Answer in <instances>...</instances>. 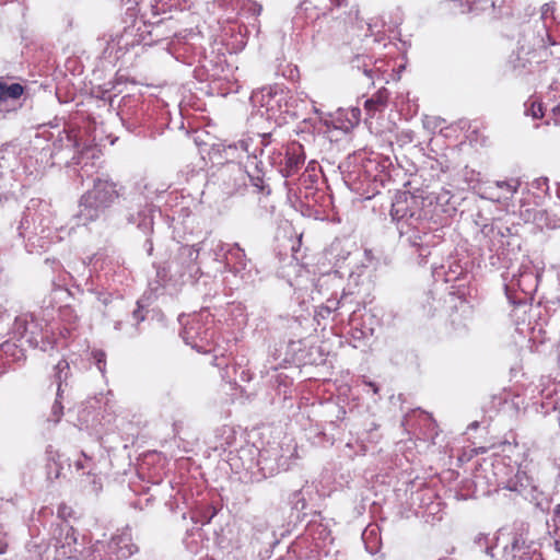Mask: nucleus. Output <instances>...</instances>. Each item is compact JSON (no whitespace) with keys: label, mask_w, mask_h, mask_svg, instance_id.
Returning <instances> with one entry per match:
<instances>
[{"label":"nucleus","mask_w":560,"mask_h":560,"mask_svg":"<svg viewBox=\"0 0 560 560\" xmlns=\"http://www.w3.org/2000/svg\"><path fill=\"white\" fill-rule=\"evenodd\" d=\"M118 197L116 185L107 179H96L94 186L82 196L79 218L86 224L96 220Z\"/></svg>","instance_id":"1"},{"label":"nucleus","mask_w":560,"mask_h":560,"mask_svg":"<svg viewBox=\"0 0 560 560\" xmlns=\"http://www.w3.org/2000/svg\"><path fill=\"white\" fill-rule=\"evenodd\" d=\"M138 547L128 533L113 536L108 542L96 541L93 546L82 548L75 560H124L132 556Z\"/></svg>","instance_id":"2"},{"label":"nucleus","mask_w":560,"mask_h":560,"mask_svg":"<svg viewBox=\"0 0 560 560\" xmlns=\"http://www.w3.org/2000/svg\"><path fill=\"white\" fill-rule=\"evenodd\" d=\"M69 522H56L51 525L49 546L56 550L57 558L74 559L84 546V536Z\"/></svg>","instance_id":"3"},{"label":"nucleus","mask_w":560,"mask_h":560,"mask_svg":"<svg viewBox=\"0 0 560 560\" xmlns=\"http://www.w3.org/2000/svg\"><path fill=\"white\" fill-rule=\"evenodd\" d=\"M418 198L411 195L401 194L392 205L390 214L395 220L415 218L416 212L409 209L410 205H417Z\"/></svg>","instance_id":"4"},{"label":"nucleus","mask_w":560,"mask_h":560,"mask_svg":"<svg viewBox=\"0 0 560 560\" xmlns=\"http://www.w3.org/2000/svg\"><path fill=\"white\" fill-rule=\"evenodd\" d=\"M304 161L305 156L302 147L299 143H292L285 154L284 176L289 177L295 174Z\"/></svg>","instance_id":"5"},{"label":"nucleus","mask_w":560,"mask_h":560,"mask_svg":"<svg viewBox=\"0 0 560 560\" xmlns=\"http://www.w3.org/2000/svg\"><path fill=\"white\" fill-rule=\"evenodd\" d=\"M46 338L42 325L34 319L33 316H30V327L27 330V335L24 338V341L28 343L31 347H38L40 342Z\"/></svg>","instance_id":"6"},{"label":"nucleus","mask_w":560,"mask_h":560,"mask_svg":"<svg viewBox=\"0 0 560 560\" xmlns=\"http://www.w3.org/2000/svg\"><path fill=\"white\" fill-rule=\"evenodd\" d=\"M152 212L153 209L145 206L142 210L137 212V217L135 213H129L127 220L130 223H137L140 229L149 230L152 225Z\"/></svg>","instance_id":"7"},{"label":"nucleus","mask_w":560,"mask_h":560,"mask_svg":"<svg viewBox=\"0 0 560 560\" xmlns=\"http://www.w3.org/2000/svg\"><path fill=\"white\" fill-rule=\"evenodd\" d=\"M70 375V365L67 360H60L55 366V381L58 385V397H61L62 394V384H67V380Z\"/></svg>","instance_id":"8"},{"label":"nucleus","mask_w":560,"mask_h":560,"mask_svg":"<svg viewBox=\"0 0 560 560\" xmlns=\"http://www.w3.org/2000/svg\"><path fill=\"white\" fill-rule=\"evenodd\" d=\"M23 91V86L19 83L5 84L0 82V101L18 100Z\"/></svg>","instance_id":"9"},{"label":"nucleus","mask_w":560,"mask_h":560,"mask_svg":"<svg viewBox=\"0 0 560 560\" xmlns=\"http://www.w3.org/2000/svg\"><path fill=\"white\" fill-rule=\"evenodd\" d=\"M498 540L497 537H493V538H489L488 535H485V534H479L476 538H475V544L478 548H480L481 550L485 551V553L493 557L492 555V549L495 547V541Z\"/></svg>","instance_id":"10"},{"label":"nucleus","mask_w":560,"mask_h":560,"mask_svg":"<svg viewBox=\"0 0 560 560\" xmlns=\"http://www.w3.org/2000/svg\"><path fill=\"white\" fill-rule=\"evenodd\" d=\"M30 327V316L22 315L15 318L14 322V334L19 337L20 340H24L27 335V330Z\"/></svg>","instance_id":"11"},{"label":"nucleus","mask_w":560,"mask_h":560,"mask_svg":"<svg viewBox=\"0 0 560 560\" xmlns=\"http://www.w3.org/2000/svg\"><path fill=\"white\" fill-rule=\"evenodd\" d=\"M385 104L386 97L382 93H378L377 95L366 100L364 107L370 115H373L375 112L380 110L381 107L385 106Z\"/></svg>","instance_id":"12"},{"label":"nucleus","mask_w":560,"mask_h":560,"mask_svg":"<svg viewBox=\"0 0 560 560\" xmlns=\"http://www.w3.org/2000/svg\"><path fill=\"white\" fill-rule=\"evenodd\" d=\"M200 328L199 322L191 323L185 326L183 330V339L186 343L191 345L194 348H198L199 346L195 342V334H197V329Z\"/></svg>","instance_id":"13"},{"label":"nucleus","mask_w":560,"mask_h":560,"mask_svg":"<svg viewBox=\"0 0 560 560\" xmlns=\"http://www.w3.org/2000/svg\"><path fill=\"white\" fill-rule=\"evenodd\" d=\"M60 317L63 322L69 324L75 323L78 319L74 310L71 306H65L60 308Z\"/></svg>","instance_id":"14"},{"label":"nucleus","mask_w":560,"mask_h":560,"mask_svg":"<svg viewBox=\"0 0 560 560\" xmlns=\"http://www.w3.org/2000/svg\"><path fill=\"white\" fill-rule=\"evenodd\" d=\"M34 201H32V206H28L27 209H26V212L24 213L22 220H21V225H20V229L22 228H28L30 225V219L35 222L36 221V211H33V208H34Z\"/></svg>","instance_id":"15"},{"label":"nucleus","mask_w":560,"mask_h":560,"mask_svg":"<svg viewBox=\"0 0 560 560\" xmlns=\"http://www.w3.org/2000/svg\"><path fill=\"white\" fill-rule=\"evenodd\" d=\"M73 514L72 508L68 506L66 503H61L57 511L58 522H68V518Z\"/></svg>","instance_id":"16"},{"label":"nucleus","mask_w":560,"mask_h":560,"mask_svg":"<svg viewBox=\"0 0 560 560\" xmlns=\"http://www.w3.org/2000/svg\"><path fill=\"white\" fill-rule=\"evenodd\" d=\"M497 187L500 189H505L508 195L512 196L517 191L518 188V182L517 180H511V182H497Z\"/></svg>","instance_id":"17"},{"label":"nucleus","mask_w":560,"mask_h":560,"mask_svg":"<svg viewBox=\"0 0 560 560\" xmlns=\"http://www.w3.org/2000/svg\"><path fill=\"white\" fill-rule=\"evenodd\" d=\"M137 310L133 311L132 315H133V318L140 323L142 320L145 319V314L143 313V310H144V300L143 299H140L138 302H137Z\"/></svg>","instance_id":"18"},{"label":"nucleus","mask_w":560,"mask_h":560,"mask_svg":"<svg viewBox=\"0 0 560 560\" xmlns=\"http://www.w3.org/2000/svg\"><path fill=\"white\" fill-rule=\"evenodd\" d=\"M526 113L527 115H530L535 119L544 116L541 105L536 103H532L530 109H527Z\"/></svg>","instance_id":"19"},{"label":"nucleus","mask_w":560,"mask_h":560,"mask_svg":"<svg viewBox=\"0 0 560 560\" xmlns=\"http://www.w3.org/2000/svg\"><path fill=\"white\" fill-rule=\"evenodd\" d=\"M12 348V345L9 342H4L0 346V376L7 370V363L2 362V352L8 353L9 349Z\"/></svg>","instance_id":"20"},{"label":"nucleus","mask_w":560,"mask_h":560,"mask_svg":"<svg viewBox=\"0 0 560 560\" xmlns=\"http://www.w3.org/2000/svg\"><path fill=\"white\" fill-rule=\"evenodd\" d=\"M180 255L187 256L190 261H194L195 259H197L199 252L195 247H182Z\"/></svg>","instance_id":"21"},{"label":"nucleus","mask_w":560,"mask_h":560,"mask_svg":"<svg viewBox=\"0 0 560 560\" xmlns=\"http://www.w3.org/2000/svg\"><path fill=\"white\" fill-rule=\"evenodd\" d=\"M304 247H295V246H292L290 247V252H291V258L292 260H295L296 264H301L302 266H305L307 265V262H304L303 261V258H300L299 257V254L301 253V250L303 249Z\"/></svg>","instance_id":"22"},{"label":"nucleus","mask_w":560,"mask_h":560,"mask_svg":"<svg viewBox=\"0 0 560 560\" xmlns=\"http://www.w3.org/2000/svg\"><path fill=\"white\" fill-rule=\"evenodd\" d=\"M94 358L98 370L103 373L105 369V353L103 351H95Z\"/></svg>","instance_id":"23"},{"label":"nucleus","mask_w":560,"mask_h":560,"mask_svg":"<svg viewBox=\"0 0 560 560\" xmlns=\"http://www.w3.org/2000/svg\"><path fill=\"white\" fill-rule=\"evenodd\" d=\"M60 398L61 397L57 396L56 401H55V404L52 406V413L57 417L56 418V422L59 421L60 417L62 416V410H63V407H62V405L60 402Z\"/></svg>","instance_id":"24"},{"label":"nucleus","mask_w":560,"mask_h":560,"mask_svg":"<svg viewBox=\"0 0 560 560\" xmlns=\"http://www.w3.org/2000/svg\"><path fill=\"white\" fill-rule=\"evenodd\" d=\"M175 5H178L180 10H190L192 8L191 0H174Z\"/></svg>","instance_id":"25"},{"label":"nucleus","mask_w":560,"mask_h":560,"mask_svg":"<svg viewBox=\"0 0 560 560\" xmlns=\"http://www.w3.org/2000/svg\"><path fill=\"white\" fill-rule=\"evenodd\" d=\"M418 248H419V257H421L422 259L431 256V252L429 250L430 247L421 246Z\"/></svg>","instance_id":"26"},{"label":"nucleus","mask_w":560,"mask_h":560,"mask_svg":"<svg viewBox=\"0 0 560 560\" xmlns=\"http://www.w3.org/2000/svg\"><path fill=\"white\" fill-rule=\"evenodd\" d=\"M431 267H432L433 273H438V275H439V269H443L444 268L443 265H438L436 262H432Z\"/></svg>","instance_id":"27"},{"label":"nucleus","mask_w":560,"mask_h":560,"mask_svg":"<svg viewBox=\"0 0 560 560\" xmlns=\"http://www.w3.org/2000/svg\"><path fill=\"white\" fill-rule=\"evenodd\" d=\"M364 255L369 260H372V250L368 247H364Z\"/></svg>","instance_id":"28"},{"label":"nucleus","mask_w":560,"mask_h":560,"mask_svg":"<svg viewBox=\"0 0 560 560\" xmlns=\"http://www.w3.org/2000/svg\"><path fill=\"white\" fill-rule=\"evenodd\" d=\"M368 385H369L370 387H372V389H373V393H374V394H377V393H378V387H377V385H376L375 383H373V382H369V383H368Z\"/></svg>","instance_id":"29"},{"label":"nucleus","mask_w":560,"mask_h":560,"mask_svg":"<svg viewBox=\"0 0 560 560\" xmlns=\"http://www.w3.org/2000/svg\"><path fill=\"white\" fill-rule=\"evenodd\" d=\"M549 11H551V7L549 4H545L542 8V15H547Z\"/></svg>","instance_id":"30"},{"label":"nucleus","mask_w":560,"mask_h":560,"mask_svg":"<svg viewBox=\"0 0 560 560\" xmlns=\"http://www.w3.org/2000/svg\"><path fill=\"white\" fill-rule=\"evenodd\" d=\"M75 467H77V469H79V470H80V469H84V468H85L84 464H83L81 460H78V462L75 463Z\"/></svg>","instance_id":"31"},{"label":"nucleus","mask_w":560,"mask_h":560,"mask_svg":"<svg viewBox=\"0 0 560 560\" xmlns=\"http://www.w3.org/2000/svg\"><path fill=\"white\" fill-rule=\"evenodd\" d=\"M261 10H262L261 5H258V4L255 5V9H254L255 13L259 14L261 12Z\"/></svg>","instance_id":"32"},{"label":"nucleus","mask_w":560,"mask_h":560,"mask_svg":"<svg viewBox=\"0 0 560 560\" xmlns=\"http://www.w3.org/2000/svg\"><path fill=\"white\" fill-rule=\"evenodd\" d=\"M343 299H345V294L341 296V299H340L339 301H337V302H335V303H334V304H335V305H334V308H337V307H338V305L341 303V301H342Z\"/></svg>","instance_id":"33"},{"label":"nucleus","mask_w":560,"mask_h":560,"mask_svg":"<svg viewBox=\"0 0 560 560\" xmlns=\"http://www.w3.org/2000/svg\"><path fill=\"white\" fill-rule=\"evenodd\" d=\"M477 427H478V422L475 421V422L470 423L468 428L469 429H476Z\"/></svg>","instance_id":"34"},{"label":"nucleus","mask_w":560,"mask_h":560,"mask_svg":"<svg viewBox=\"0 0 560 560\" xmlns=\"http://www.w3.org/2000/svg\"><path fill=\"white\" fill-rule=\"evenodd\" d=\"M326 308H327V311H328V312H331L332 310H335V308H334V304H330V306H329V305H328V306H326Z\"/></svg>","instance_id":"35"},{"label":"nucleus","mask_w":560,"mask_h":560,"mask_svg":"<svg viewBox=\"0 0 560 560\" xmlns=\"http://www.w3.org/2000/svg\"><path fill=\"white\" fill-rule=\"evenodd\" d=\"M555 545H556V549L560 552V542L556 541Z\"/></svg>","instance_id":"36"},{"label":"nucleus","mask_w":560,"mask_h":560,"mask_svg":"<svg viewBox=\"0 0 560 560\" xmlns=\"http://www.w3.org/2000/svg\"><path fill=\"white\" fill-rule=\"evenodd\" d=\"M152 252H153V247H149L148 254L152 255Z\"/></svg>","instance_id":"37"},{"label":"nucleus","mask_w":560,"mask_h":560,"mask_svg":"<svg viewBox=\"0 0 560 560\" xmlns=\"http://www.w3.org/2000/svg\"><path fill=\"white\" fill-rule=\"evenodd\" d=\"M516 545H517V540H515V541H514V544H513V548H515V547H516Z\"/></svg>","instance_id":"38"},{"label":"nucleus","mask_w":560,"mask_h":560,"mask_svg":"<svg viewBox=\"0 0 560 560\" xmlns=\"http://www.w3.org/2000/svg\"><path fill=\"white\" fill-rule=\"evenodd\" d=\"M332 1H334V2H336V4H337V5H339V2H338V1H336V0H332Z\"/></svg>","instance_id":"39"}]
</instances>
